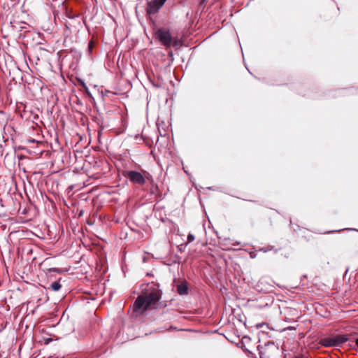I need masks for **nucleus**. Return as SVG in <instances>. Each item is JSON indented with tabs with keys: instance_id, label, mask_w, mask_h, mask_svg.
Returning a JSON list of instances; mask_svg holds the SVG:
<instances>
[{
	"instance_id": "1",
	"label": "nucleus",
	"mask_w": 358,
	"mask_h": 358,
	"mask_svg": "<svg viewBox=\"0 0 358 358\" xmlns=\"http://www.w3.org/2000/svg\"><path fill=\"white\" fill-rule=\"evenodd\" d=\"M162 297V291L159 285L148 283L143 289L142 294L138 296L133 306L134 311L142 312L155 305Z\"/></svg>"
},
{
	"instance_id": "2",
	"label": "nucleus",
	"mask_w": 358,
	"mask_h": 358,
	"mask_svg": "<svg viewBox=\"0 0 358 358\" xmlns=\"http://www.w3.org/2000/svg\"><path fill=\"white\" fill-rule=\"evenodd\" d=\"M348 340L347 335L336 334L322 338L320 343L325 347H339Z\"/></svg>"
},
{
	"instance_id": "3",
	"label": "nucleus",
	"mask_w": 358,
	"mask_h": 358,
	"mask_svg": "<svg viewBox=\"0 0 358 358\" xmlns=\"http://www.w3.org/2000/svg\"><path fill=\"white\" fill-rule=\"evenodd\" d=\"M155 38L165 47L168 50L171 47L173 41V37L169 30L166 28H159L155 31Z\"/></svg>"
},
{
	"instance_id": "4",
	"label": "nucleus",
	"mask_w": 358,
	"mask_h": 358,
	"mask_svg": "<svg viewBox=\"0 0 358 358\" xmlns=\"http://www.w3.org/2000/svg\"><path fill=\"white\" fill-rule=\"evenodd\" d=\"M145 175L136 171H127L125 176H127L129 180L138 185H143L146 182V179L150 177V173L144 171Z\"/></svg>"
},
{
	"instance_id": "5",
	"label": "nucleus",
	"mask_w": 358,
	"mask_h": 358,
	"mask_svg": "<svg viewBox=\"0 0 358 358\" xmlns=\"http://www.w3.org/2000/svg\"><path fill=\"white\" fill-rule=\"evenodd\" d=\"M166 0H152L148 3L147 12L149 14L156 13L159 8L164 5Z\"/></svg>"
},
{
	"instance_id": "6",
	"label": "nucleus",
	"mask_w": 358,
	"mask_h": 358,
	"mask_svg": "<svg viewBox=\"0 0 358 358\" xmlns=\"http://www.w3.org/2000/svg\"><path fill=\"white\" fill-rule=\"evenodd\" d=\"M177 292L180 295H185L188 293V287L187 282H182L177 286Z\"/></svg>"
},
{
	"instance_id": "7",
	"label": "nucleus",
	"mask_w": 358,
	"mask_h": 358,
	"mask_svg": "<svg viewBox=\"0 0 358 358\" xmlns=\"http://www.w3.org/2000/svg\"><path fill=\"white\" fill-rule=\"evenodd\" d=\"M61 287H62V285L58 281L53 282L50 285V289L55 292L59 291L61 289Z\"/></svg>"
},
{
	"instance_id": "8",
	"label": "nucleus",
	"mask_w": 358,
	"mask_h": 358,
	"mask_svg": "<svg viewBox=\"0 0 358 358\" xmlns=\"http://www.w3.org/2000/svg\"><path fill=\"white\" fill-rule=\"evenodd\" d=\"M182 45V42L177 38H173V41L171 45L176 48V49L180 48Z\"/></svg>"
},
{
	"instance_id": "9",
	"label": "nucleus",
	"mask_w": 358,
	"mask_h": 358,
	"mask_svg": "<svg viewBox=\"0 0 358 358\" xmlns=\"http://www.w3.org/2000/svg\"><path fill=\"white\" fill-rule=\"evenodd\" d=\"M195 239V237L193 234H189L187 236V243H190L192 241H194Z\"/></svg>"
},
{
	"instance_id": "10",
	"label": "nucleus",
	"mask_w": 358,
	"mask_h": 358,
	"mask_svg": "<svg viewBox=\"0 0 358 358\" xmlns=\"http://www.w3.org/2000/svg\"><path fill=\"white\" fill-rule=\"evenodd\" d=\"M319 308H322V305L321 304H317L316 303H315V308H314V310L316 312V313H319L318 312V309Z\"/></svg>"
},
{
	"instance_id": "11",
	"label": "nucleus",
	"mask_w": 358,
	"mask_h": 358,
	"mask_svg": "<svg viewBox=\"0 0 358 358\" xmlns=\"http://www.w3.org/2000/svg\"><path fill=\"white\" fill-rule=\"evenodd\" d=\"M93 45H94L93 41H90V42H89V44H88V48H89V49H90V50H92V48H93Z\"/></svg>"
},
{
	"instance_id": "12",
	"label": "nucleus",
	"mask_w": 358,
	"mask_h": 358,
	"mask_svg": "<svg viewBox=\"0 0 358 358\" xmlns=\"http://www.w3.org/2000/svg\"><path fill=\"white\" fill-rule=\"evenodd\" d=\"M260 358H264L265 357V352H259Z\"/></svg>"
},
{
	"instance_id": "13",
	"label": "nucleus",
	"mask_w": 358,
	"mask_h": 358,
	"mask_svg": "<svg viewBox=\"0 0 358 358\" xmlns=\"http://www.w3.org/2000/svg\"><path fill=\"white\" fill-rule=\"evenodd\" d=\"M50 271H53V272H57L58 271V269L57 268H50Z\"/></svg>"
},
{
	"instance_id": "14",
	"label": "nucleus",
	"mask_w": 358,
	"mask_h": 358,
	"mask_svg": "<svg viewBox=\"0 0 358 358\" xmlns=\"http://www.w3.org/2000/svg\"><path fill=\"white\" fill-rule=\"evenodd\" d=\"M169 57H172V56H173V52H172V51L169 52Z\"/></svg>"
},
{
	"instance_id": "15",
	"label": "nucleus",
	"mask_w": 358,
	"mask_h": 358,
	"mask_svg": "<svg viewBox=\"0 0 358 358\" xmlns=\"http://www.w3.org/2000/svg\"><path fill=\"white\" fill-rule=\"evenodd\" d=\"M356 345L358 347V338L355 340Z\"/></svg>"
},
{
	"instance_id": "16",
	"label": "nucleus",
	"mask_w": 358,
	"mask_h": 358,
	"mask_svg": "<svg viewBox=\"0 0 358 358\" xmlns=\"http://www.w3.org/2000/svg\"><path fill=\"white\" fill-rule=\"evenodd\" d=\"M260 250H262L264 252H266V250H264V249H261Z\"/></svg>"
},
{
	"instance_id": "17",
	"label": "nucleus",
	"mask_w": 358,
	"mask_h": 358,
	"mask_svg": "<svg viewBox=\"0 0 358 358\" xmlns=\"http://www.w3.org/2000/svg\"><path fill=\"white\" fill-rule=\"evenodd\" d=\"M206 0H202L201 1V3H204Z\"/></svg>"
},
{
	"instance_id": "18",
	"label": "nucleus",
	"mask_w": 358,
	"mask_h": 358,
	"mask_svg": "<svg viewBox=\"0 0 358 358\" xmlns=\"http://www.w3.org/2000/svg\"><path fill=\"white\" fill-rule=\"evenodd\" d=\"M295 358H299V357H295Z\"/></svg>"
}]
</instances>
